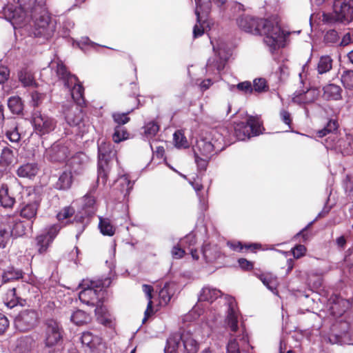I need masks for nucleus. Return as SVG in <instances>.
Wrapping results in <instances>:
<instances>
[{"instance_id": "7ed1b4c3", "label": "nucleus", "mask_w": 353, "mask_h": 353, "mask_svg": "<svg viewBox=\"0 0 353 353\" xmlns=\"http://www.w3.org/2000/svg\"><path fill=\"white\" fill-rule=\"evenodd\" d=\"M227 301L228 308L225 323L230 332V335L234 336L228 343L227 353H247L243 346L248 345V337L244 327L239 326V312L236 307L235 300L233 297L227 296Z\"/></svg>"}, {"instance_id": "a19ab883", "label": "nucleus", "mask_w": 353, "mask_h": 353, "mask_svg": "<svg viewBox=\"0 0 353 353\" xmlns=\"http://www.w3.org/2000/svg\"><path fill=\"white\" fill-rule=\"evenodd\" d=\"M8 106L10 111L14 114H20L23 110V104L19 97H10L8 100Z\"/></svg>"}, {"instance_id": "ea45409f", "label": "nucleus", "mask_w": 353, "mask_h": 353, "mask_svg": "<svg viewBox=\"0 0 353 353\" xmlns=\"http://www.w3.org/2000/svg\"><path fill=\"white\" fill-rule=\"evenodd\" d=\"M19 79L23 86H32L35 84L32 73L27 69L22 70L19 73Z\"/></svg>"}, {"instance_id": "473e14b6", "label": "nucleus", "mask_w": 353, "mask_h": 353, "mask_svg": "<svg viewBox=\"0 0 353 353\" xmlns=\"http://www.w3.org/2000/svg\"><path fill=\"white\" fill-rule=\"evenodd\" d=\"M341 89L335 84H329L323 88V97L327 100H338L341 98Z\"/></svg>"}, {"instance_id": "864d4df0", "label": "nucleus", "mask_w": 353, "mask_h": 353, "mask_svg": "<svg viewBox=\"0 0 353 353\" xmlns=\"http://www.w3.org/2000/svg\"><path fill=\"white\" fill-rule=\"evenodd\" d=\"M30 347L28 344V339L20 338L17 341L16 352L17 353H26L29 352Z\"/></svg>"}, {"instance_id": "5701e85b", "label": "nucleus", "mask_w": 353, "mask_h": 353, "mask_svg": "<svg viewBox=\"0 0 353 353\" xmlns=\"http://www.w3.org/2000/svg\"><path fill=\"white\" fill-rule=\"evenodd\" d=\"M15 203V196L8 184L0 185V205L5 208H11Z\"/></svg>"}, {"instance_id": "423d86ee", "label": "nucleus", "mask_w": 353, "mask_h": 353, "mask_svg": "<svg viewBox=\"0 0 353 353\" xmlns=\"http://www.w3.org/2000/svg\"><path fill=\"white\" fill-rule=\"evenodd\" d=\"M224 149L222 136L215 130L206 131L196 141L194 155L211 158Z\"/></svg>"}, {"instance_id": "39448f33", "label": "nucleus", "mask_w": 353, "mask_h": 353, "mask_svg": "<svg viewBox=\"0 0 353 353\" xmlns=\"http://www.w3.org/2000/svg\"><path fill=\"white\" fill-rule=\"evenodd\" d=\"M49 68L54 71L57 77L62 81L64 86L70 92L72 101L77 105H83L84 89L79 81L77 77L68 71L65 65L61 61L53 60L49 64Z\"/></svg>"}, {"instance_id": "f03ea898", "label": "nucleus", "mask_w": 353, "mask_h": 353, "mask_svg": "<svg viewBox=\"0 0 353 353\" xmlns=\"http://www.w3.org/2000/svg\"><path fill=\"white\" fill-rule=\"evenodd\" d=\"M27 17L21 23H10L14 28H21L28 21L29 18L32 19L30 23V35L39 39L40 43L50 39L55 31V23L51 20L46 8L43 3H38L32 8L26 10Z\"/></svg>"}, {"instance_id": "6e6d98bb", "label": "nucleus", "mask_w": 353, "mask_h": 353, "mask_svg": "<svg viewBox=\"0 0 353 353\" xmlns=\"http://www.w3.org/2000/svg\"><path fill=\"white\" fill-rule=\"evenodd\" d=\"M93 340L94 336L89 332H83L81 337L82 344L88 347L90 349H92L94 347Z\"/></svg>"}, {"instance_id": "e2e57ef3", "label": "nucleus", "mask_w": 353, "mask_h": 353, "mask_svg": "<svg viewBox=\"0 0 353 353\" xmlns=\"http://www.w3.org/2000/svg\"><path fill=\"white\" fill-rule=\"evenodd\" d=\"M292 252L294 258L299 259L305 255L306 248L303 245H298L292 250Z\"/></svg>"}, {"instance_id": "680f3d73", "label": "nucleus", "mask_w": 353, "mask_h": 353, "mask_svg": "<svg viewBox=\"0 0 353 353\" xmlns=\"http://www.w3.org/2000/svg\"><path fill=\"white\" fill-rule=\"evenodd\" d=\"M44 95L38 92H32L31 94V104L34 107H38L42 102Z\"/></svg>"}, {"instance_id": "72a5a7b5", "label": "nucleus", "mask_w": 353, "mask_h": 353, "mask_svg": "<svg viewBox=\"0 0 353 353\" xmlns=\"http://www.w3.org/2000/svg\"><path fill=\"white\" fill-rule=\"evenodd\" d=\"M133 183L130 181L128 175L124 174L121 176L117 181L116 185L119 188L120 192L124 196L128 195L132 189Z\"/></svg>"}, {"instance_id": "3c124183", "label": "nucleus", "mask_w": 353, "mask_h": 353, "mask_svg": "<svg viewBox=\"0 0 353 353\" xmlns=\"http://www.w3.org/2000/svg\"><path fill=\"white\" fill-rule=\"evenodd\" d=\"M190 183L196 192V194L199 199L200 203L203 205V208H205L207 204L205 196L203 194H201L200 192V191L203 189L202 184H201L199 181H193Z\"/></svg>"}, {"instance_id": "e433bc0d", "label": "nucleus", "mask_w": 353, "mask_h": 353, "mask_svg": "<svg viewBox=\"0 0 353 353\" xmlns=\"http://www.w3.org/2000/svg\"><path fill=\"white\" fill-rule=\"evenodd\" d=\"M89 320V315L81 310H75L70 316V321L77 325L87 323Z\"/></svg>"}, {"instance_id": "6ab92c4d", "label": "nucleus", "mask_w": 353, "mask_h": 353, "mask_svg": "<svg viewBox=\"0 0 353 353\" xmlns=\"http://www.w3.org/2000/svg\"><path fill=\"white\" fill-rule=\"evenodd\" d=\"M37 320L38 314L34 310H24L15 317L14 325L20 332H26L36 325Z\"/></svg>"}, {"instance_id": "6e6552de", "label": "nucleus", "mask_w": 353, "mask_h": 353, "mask_svg": "<svg viewBox=\"0 0 353 353\" xmlns=\"http://www.w3.org/2000/svg\"><path fill=\"white\" fill-rule=\"evenodd\" d=\"M213 46L214 57L208 59L206 64V72L209 74L219 75L232 55V51L228 45L223 40L210 41Z\"/></svg>"}, {"instance_id": "37998d69", "label": "nucleus", "mask_w": 353, "mask_h": 353, "mask_svg": "<svg viewBox=\"0 0 353 353\" xmlns=\"http://www.w3.org/2000/svg\"><path fill=\"white\" fill-rule=\"evenodd\" d=\"M228 89L231 92H234L237 90L244 94L252 93L253 91L251 83L248 81L241 82L237 85H228Z\"/></svg>"}, {"instance_id": "4d7b16f0", "label": "nucleus", "mask_w": 353, "mask_h": 353, "mask_svg": "<svg viewBox=\"0 0 353 353\" xmlns=\"http://www.w3.org/2000/svg\"><path fill=\"white\" fill-rule=\"evenodd\" d=\"M339 38V34L336 30H330L325 33L324 36V41L326 43L332 44L337 42Z\"/></svg>"}, {"instance_id": "603ef678", "label": "nucleus", "mask_w": 353, "mask_h": 353, "mask_svg": "<svg viewBox=\"0 0 353 353\" xmlns=\"http://www.w3.org/2000/svg\"><path fill=\"white\" fill-rule=\"evenodd\" d=\"M253 90L257 92H265L268 89L266 80L263 78L255 79L253 82Z\"/></svg>"}, {"instance_id": "f8f14e48", "label": "nucleus", "mask_w": 353, "mask_h": 353, "mask_svg": "<svg viewBox=\"0 0 353 353\" xmlns=\"http://www.w3.org/2000/svg\"><path fill=\"white\" fill-rule=\"evenodd\" d=\"M262 123L257 117H250L246 122H239L234 126V136L239 141L249 139L262 133Z\"/></svg>"}, {"instance_id": "20e7f679", "label": "nucleus", "mask_w": 353, "mask_h": 353, "mask_svg": "<svg viewBox=\"0 0 353 353\" xmlns=\"http://www.w3.org/2000/svg\"><path fill=\"white\" fill-rule=\"evenodd\" d=\"M111 283L110 279L103 281L83 280L79 284L82 290L79 294V300L88 305H96L97 314L105 313V309L100 306L105 291L103 288H108Z\"/></svg>"}, {"instance_id": "58836bf2", "label": "nucleus", "mask_w": 353, "mask_h": 353, "mask_svg": "<svg viewBox=\"0 0 353 353\" xmlns=\"http://www.w3.org/2000/svg\"><path fill=\"white\" fill-rule=\"evenodd\" d=\"M23 272L21 270L14 269V268H8L2 274V281L6 283L10 281L17 280L22 277Z\"/></svg>"}, {"instance_id": "a878e982", "label": "nucleus", "mask_w": 353, "mask_h": 353, "mask_svg": "<svg viewBox=\"0 0 353 353\" xmlns=\"http://www.w3.org/2000/svg\"><path fill=\"white\" fill-rule=\"evenodd\" d=\"M315 91L307 89V90H296L292 98V101L298 104H307L312 103L315 99Z\"/></svg>"}, {"instance_id": "8fccbe9b", "label": "nucleus", "mask_w": 353, "mask_h": 353, "mask_svg": "<svg viewBox=\"0 0 353 353\" xmlns=\"http://www.w3.org/2000/svg\"><path fill=\"white\" fill-rule=\"evenodd\" d=\"M130 112V111L125 113L114 112L112 114L114 121L117 124V125L123 126L130 121V117H128V114Z\"/></svg>"}, {"instance_id": "9d476101", "label": "nucleus", "mask_w": 353, "mask_h": 353, "mask_svg": "<svg viewBox=\"0 0 353 353\" xmlns=\"http://www.w3.org/2000/svg\"><path fill=\"white\" fill-rule=\"evenodd\" d=\"M333 8V13L322 14L323 23L332 25L336 22L350 23L353 20V0H335Z\"/></svg>"}, {"instance_id": "c756f323", "label": "nucleus", "mask_w": 353, "mask_h": 353, "mask_svg": "<svg viewBox=\"0 0 353 353\" xmlns=\"http://www.w3.org/2000/svg\"><path fill=\"white\" fill-rule=\"evenodd\" d=\"M14 159L13 150L9 147L2 149L0 155V171H5L6 168L12 163Z\"/></svg>"}, {"instance_id": "13d9d810", "label": "nucleus", "mask_w": 353, "mask_h": 353, "mask_svg": "<svg viewBox=\"0 0 353 353\" xmlns=\"http://www.w3.org/2000/svg\"><path fill=\"white\" fill-rule=\"evenodd\" d=\"M350 174H347L343 181V187L348 196H351L353 192V181Z\"/></svg>"}, {"instance_id": "393cba45", "label": "nucleus", "mask_w": 353, "mask_h": 353, "mask_svg": "<svg viewBox=\"0 0 353 353\" xmlns=\"http://www.w3.org/2000/svg\"><path fill=\"white\" fill-rule=\"evenodd\" d=\"M39 166L36 163H27L20 165L17 170V174L21 178L32 179L39 172Z\"/></svg>"}, {"instance_id": "052dcab7", "label": "nucleus", "mask_w": 353, "mask_h": 353, "mask_svg": "<svg viewBox=\"0 0 353 353\" xmlns=\"http://www.w3.org/2000/svg\"><path fill=\"white\" fill-rule=\"evenodd\" d=\"M195 162L198 168L201 170H205L208 165V161L211 158H206V157H202L200 154L194 155Z\"/></svg>"}, {"instance_id": "dca6fc26", "label": "nucleus", "mask_w": 353, "mask_h": 353, "mask_svg": "<svg viewBox=\"0 0 353 353\" xmlns=\"http://www.w3.org/2000/svg\"><path fill=\"white\" fill-rule=\"evenodd\" d=\"M43 343L47 348H53L63 340V329L58 321L48 319L45 323Z\"/></svg>"}, {"instance_id": "0eeeda50", "label": "nucleus", "mask_w": 353, "mask_h": 353, "mask_svg": "<svg viewBox=\"0 0 353 353\" xmlns=\"http://www.w3.org/2000/svg\"><path fill=\"white\" fill-rule=\"evenodd\" d=\"M62 113L67 123L70 126L76 127L81 136L91 129L89 121L85 118L83 105L74 104L71 101H67L62 105Z\"/></svg>"}, {"instance_id": "de8ad7c7", "label": "nucleus", "mask_w": 353, "mask_h": 353, "mask_svg": "<svg viewBox=\"0 0 353 353\" xmlns=\"http://www.w3.org/2000/svg\"><path fill=\"white\" fill-rule=\"evenodd\" d=\"M341 82L346 89L352 90L353 89V71L345 70L341 75Z\"/></svg>"}, {"instance_id": "f3484780", "label": "nucleus", "mask_w": 353, "mask_h": 353, "mask_svg": "<svg viewBox=\"0 0 353 353\" xmlns=\"http://www.w3.org/2000/svg\"><path fill=\"white\" fill-rule=\"evenodd\" d=\"M94 188L88 193H87L82 199V210L83 212H79L75 215L74 220L77 223H80V225L78 228L77 234H76V238L79 239L81 234L83 232L85 224V219L86 217L93 214L95 212L94 205L96 203L95 198L92 194L94 191Z\"/></svg>"}, {"instance_id": "bf43d9fd", "label": "nucleus", "mask_w": 353, "mask_h": 353, "mask_svg": "<svg viewBox=\"0 0 353 353\" xmlns=\"http://www.w3.org/2000/svg\"><path fill=\"white\" fill-rule=\"evenodd\" d=\"M12 130H7L6 132V137L13 143H17L20 140V134L19 133L15 123L13 125Z\"/></svg>"}, {"instance_id": "09e8293b", "label": "nucleus", "mask_w": 353, "mask_h": 353, "mask_svg": "<svg viewBox=\"0 0 353 353\" xmlns=\"http://www.w3.org/2000/svg\"><path fill=\"white\" fill-rule=\"evenodd\" d=\"M173 139L177 148H185L188 147L187 139L181 131H176L174 133Z\"/></svg>"}, {"instance_id": "49530a36", "label": "nucleus", "mask_w": 353, "mask_h": 353, "mask_svg": "<svg viewBox=\"0 0 353 353\" xmlns=\"http://www.w3.org/2000/svg\"><path fill=\"white\" fill-rule=\"evenodd\" d=\"M19 303V298L16 296V289L14 288L9 290L6 294L5 300L6 305L9 308H13Z\"/></svg>"}, {"instance_id": "f704fd0d", "label": "nucleus", "mask_w": 353, "mask_h": 353, "mask_svg": "<svg viewBox=\"0 0 353 353\" xmlns=\"http://www.w3.org/2000/svg\"><path fill=\"white\" fill-rule=\"evenodd\" d=\"M99 228L102 234L112 236L115 233V228L108 218L99 217Z\"/></svg>"}, {"instance_id": "2f4dec72", "label": "nucleus", "mask_w": 353, "mask_h": 353, "mask_svg": "<svg viewBox=\"0 0 353 353\" xmlns=\"http://www.w3.org/2000/svg\"><path fill=\"white\" fill-rule=\"evenodd\" d=\"M39 203L38 201H35L32 203H30L26 204L21 210L20 214L22 217L32 221V219H34L37 213V210L39 208Z\"/></svg>"}, {"instance_id": "c85d7f7f", "label": "nucleus", "mask_w": 353, "mask_h": 353, "mask_svg": "<svg viewBox=\"0 0 353 353\" xmlns=\"http://www.w3.org/2000/svg\"><path fill=\"white\" fill-rule=\"evenodd\" d=\"M196 243V239L195 234L190 233L181 240L180 244L184 247V249H188L190 251L194 259L197 260L199 259L198 252L197 250L194 248Z\"/></svg>"}, {"instance_id": "7c9ffc66", "label": "nucleus", "mask_w": 353, "mask_h": 353, "mask_svg": "<svg viewBox=\"0 0 353 353\" xmlns=\"http://www.w3.org/2000/svg\"><path fill=\"white\" fill-rule=\"evenodd\" d=\"M72 184V175L70 171H63L56 183L54 188L59 190H67L70 189Z\"/></svg>"}, {"instance_id": "cd10ccee", "label": "nucleus", "mask_w": 353, "mask_h": 353, "mask_svg": "<svg viewBox=\"0 0 353 353\" xmlns=\"http://www.w3.org/2000/svg\"><path fill=\"white\" fill-rule=\"evenodd\" d=\"M259 278L270 291L276 295L278 294L277 287L279 281L276 276L270 273H265L260 274Z\"/></svg>"}, {"instance_id": "412c9836", "label": "nucleus", "mask_w": 353, "mask_h": 353, "mask_svg": "<svg viewBox=\"0 0 353 353\" xmlns=\"http://www.w3.org/2000/svg\"><path fill=\"white\" fill-rule=\"evenodd\" d=\"M99 161H98V182L101 181L105 184L108 173L109 172V163L107 159L108 150L105 149V143L99 144Z\"/></svg>"}, {"instance_id": "4be33fe9", "label": "nucleus", "mask_w": 353, "mask_h": 353, "mask_svg": "<svg viewBox=\"0 0 353 353\" xmlns=\"http://www.w3.org/2000/svg\"><path fill=\"white\" fill-rule=\"evenodd\" d=\"M88 163V157L83 152H78L68 160L67 165L71 173L81 174L86 168Z\"/></svg>"}, {"instance_id": "338daca9", "label": "nucleus", "mask_w": 353, "mask_h": 353, "mask_svg": "<svg viewBox=\"0 0 353 353\" xmlns=\"http://www.w3.org/2000/svg\"><path fill=\"white\" fill-rule=\"evenodd\" d=\"M159 296L161 299V304H168V303L171 299V296L168 294V290L166 288H163L159 292Z\"/></svg>"}, {"instance_id": "f257e3e1", "label": "nucleus", "mask_w": 353, "mask_h": 353, "mask_svg": "<svg viewBox=\"0 0 353 353\" xmlns=\"http://www.w3.org/2000/svg\"><path fill=\"white\" fill-rule=\"evenodd\" d=\"M239 27L245 32L264 36V43L270 51L283 46L285 34L277 23L252 16H243L237 19Z\"/></svg>"}, {"instance_id": "9b49d317", "label": "nucleus", "mask_w": 353, "mask_h": 353, "mask_svg": "<svg viewBox=\"0 0 353 353\" xmlns=\"http://www.w3.org/2000/svg\"><path fill=\"white\" fill-rule=\"evenodd\" d=\"M196 3L195 14L197 23L193 28V37H201L207 28H210L208 16L211 10V2H214L218 6L223 5L226 0H194Z\"/></svg>"}, {"instance_id": "79ce46f5", "label": "nucleus", "mask_w": 353, "mask_h": 353, "mask_svg": "<svg viewBox=\"0 0 353 353\" xmlns=\"http://www.w3.org/2000/svg\"><path fill=\"white\" fill-rule=\"evenodd\" d=\"M129 134L126 131L125 127L121 125H117L114 128V133L112 134V140L114 143H120L128 139Z\"/></svg>"}, {"instance_id": "2eb2a0df", "label": "nucleus", "mask_w": 353, "mask_h": 353, "mask_svg": "<svg viewBox=\"0 0 353 353\" xmlns=\"http://www.w3.org/2000/svg\"><path fill=\"white\" fill-rule=\"evenodd\" d=\"M32 124L36 134L43 137L49 134L55 130L57 120L48 114L36 110L32 114Z\"/></svg>"}, {"instance_id": "b1692460", "label": "nucleus", "mask_w": 353, "mask_h": 353, "mask_svg": "<svg viewBox=\"0 0 353 353\" xmlns=\"http://www.w3.org/2000/svg\"><path fill=\"white\" fill-rule=\"evenodd\" d=\"M222 294V292L215 288L208 285L205 286L201 289L199 294V301L212 303L221 297Z\"/></svg>"}, {"instance_id": "0e129e2a", "label": "nucleus", "mask_w": 353, "mask_h": 353, "mask_svg": "<svg viewBox=\"0 0 353 353\" xmlns=\"http://www.w3.org/2000/svg\"><path fill=\"white\" fill-rule=\"evenodd\" d=\"M181 245H174L171 251L172 256L174 259H181L184 254L185 250L181 247Z\"/></svg>"}, {"instance_id": "4468645a", "label": "nucleus", "mask_w": 353, "mask_h": 353, "mask_svg": "<svg viewBox=\"0 0 353 353\" xmlns=\"http://www.w3.org/2000/svg\"><path fill=\"white\" fill-rule=\"evenodd\" d=\"M23 225L14 218L3 217L0 221V248H4L12 236L17 237L23 233Z\"/></svg>"}, {"instance_id": "ddd939ff", "label": "nucleus", "mask_w": 353, "mask_h": 353, "mask_svg": "<svg viewBox=\"0 0 353 353\" xmlns=\"http://www.w3.org/2000/svg\"><path fill=\"white\" fill-rule=\"evenodd\" d=\"M37 0H18V6L8 5L3 8L4 18L14 24L21 23L27 17L26 10L37 6Z\"/></svg>"}, {"instance_id": "5fc2aeb1", "label": "nucleus", "mask_w": 353, "mask_h": 353, "mask_svg": "<svg viewBox=\"0 0 353 353\" xmlns=\"http://www.w3.org/2000/svg\"><path fill=\"white\" fill-rule=\"evenodd\" d=\"M74 214V210L70 206L63 208L57 214V218L59 221H62Z\"/></svg>"}, {"instance_id": "1a4fd4ad", "label": "nucleus", "mask_w": 353, "mask_h": 353, "mask_svg": "<svg viewBox=\"0 0 353 353\" xmlns=\"http://www.w3.org/2000/svg\"><path fill=\"white\" fill-rule=\"evenodd\" d=\"M199 343L189 332H175L170 335L165 347V353H197Z\"/></svg>"}, {"instance_id": "c03bdc74", "label": "nucleus", "mask_w": 353, "mask_h": 353, "mask_svg": "<svg viewBox=\"0 0 353 353\" xmlns=\"http://www.w3.org/2000/svg\"><path fill=\"white\" fill-rule=\"evenodd\" d=\"M143 134L148 139H151L156 135L159 130V125L154 121H150L143 126Z\"/></svg>"}, {"instance_id": "69168bd1", "label": "nucleus", "mask_w": 353, "mask_h": 353, "mask_svg": "<svg viewBox=\"0 0 353 353\" xmlns=\"http://www.w3.org/2000/svg\"><path fill=\"white\" fill-rule=\"evenodd\" d=\"M280 116L282 121L288 125V128H291L292 119L289 112L285 110H282L280 112Z\"/></svg>"}, {"instance_id": "c9c22d12", "label": "nucleus", "mask_w": 353, "mask_h": 353, "mask_svg": "<svg viewBox=\"0 0 353 353\" xmlns=\"http://www.w3.org/2000/svg\"><path fill=\"white\" fill-rule=\"evenodd\" d=\"M143 291L145 294L146 297L148 300L147 309L145 311V316L143 319V323L146 321L147 319L153 313V309H152V292L153 291V288L150 285L144 284L142 286Z\"/></svg>"}, {"instance_id": "a211bd4d", "label": "nucleus", "mask_w": 353, "mask_h": 353, "mask_svg": "<svg viewBox=\"0 0 353 353\" xmlns=\"http://www.w3.org/2000/svg\"><path fill=\"white\" fill-rule=\"evenodd\" d=\"M70 154L68 145L63 141L59 140L46 148L44 158L54 163H61L65 161Z\"/></svg>"}, {"instance_id": "bb28decb", "label": "nucleus", "mask_w": 353, "mask_h": 353, "mask_svg": "<svg viewBox=\"0 0 353 353\" xmlns=\"http://www.w3.org/2000/svg\"><path fill=\"white\" fill-rule=\"evenodd\" d=\"M202 254L207 263H212L219 258L221 252L216 245L206 243L202 248Z\"/></svg>"}, {"instance_id": "aec40b11", "label": "nucleus", "mask_w": 353, "mask_h": 353, "mask_svg": "<svg viewBox=\"0 0 353 353\" xmlns=\"http://www.w3.org/2000/svg\"><path fill=\"white\" fill-rule=\"evenodd\" d=\"M61 228V226L59 224L52 225L46 232L41 233L37 236L36 243L38 252L40 254H43L47 251Z\"/></svg>"}, {"instance_id": "4c0bfd02", "label": "nucleus", "mask_w": 353, "mask_h": 353, "mask_svg": "<svg viewBox=\"0 0 353 353\" xmlns=\"http://www.w3.org/2000/svg\"><path fill=\"white\" fill-rule=\"evenodd\" d=\"M332 68V59L329 56H322L317 65L319 74H322L329 72Z\"/></svg>"}, {"instance_id": "774afa93", "label": "nucleus", "mask_w": 353, "mask_h": 353, "mask_svg": "<svg viewBox=\"0 0 353 353\" xmlns=\"http://www.w3.org/2000/svg\"><path fill=\"white\" fill-rule=\"evenodd\" d=\"M8 326V319L4 314H0V334L4 333V332L7 330Z\"/></svg>"}, {"instance_id": "a18cd8bd", "label": "nucleus", "mask_w": 353, "mask_h": 353, "mask_svg": "<svg viewBox=\"0 0 353 353\" xmlns=\"http://www.w3.org/2000/svg\"><path fill=\"white\" fill-rule=\"evenodd\" d=\"M338 128V122L336 120L330 119L327 125L321 130L317 132V136L319 137H323L328 134H331Z\"/></svg>"}]
</instances>
